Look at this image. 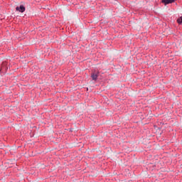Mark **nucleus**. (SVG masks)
I'll list each match as a JSON object with an SVG mask.
<instances>
[{
	"label": "nucleus",
	"mask_w": 182,
	"mask_h": 182,
	"mask_svg": "<svg viewBox=\"0 0 182 182\" xmlns=\"http://www.w3.org/2000/svg\"><path fill=\"white\" fill-rule=\"evenodd\" d=\"M97 73H92L91 74V77L92 80H97Z\"/></svg>",
	"instance_id": "obj_3"
},
{
	"label": "nucleus",
	"mask_w": 182,
	"mask_h": 182,
	"mask_svg": "<svg viewBox=\"0 0 182 182\" xmlns=\"http://www.w3.org/2000/svg\"><path fill=\"white\" fill-rule=\"evenodd\" d=\"M162 2H164L165 5H168V4H173V2H174V0H162Z\"/></svg>",
	"instance_id": "obj_2"
},
{
	"label": "nucleus",
	"mask_w": 182,
	"mask_h": 182,
	"mask_svg": "<svg viewBox=\"0 0 182 182\" xmlns=\"http://www.w3.org/2000/svg\"><path fill=\"white\" fill-rule=\"evenodd\" d=\"M25 6H23V5H21L20 6H17L16 8V10L18 11V12H25Z\"/></svg>",
	"instance_id": "obj_1"
}]
</instances>
